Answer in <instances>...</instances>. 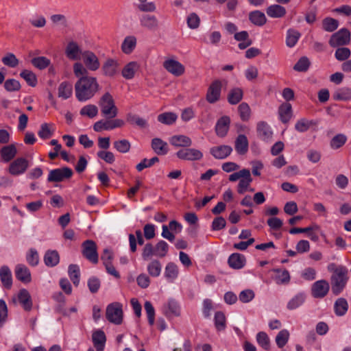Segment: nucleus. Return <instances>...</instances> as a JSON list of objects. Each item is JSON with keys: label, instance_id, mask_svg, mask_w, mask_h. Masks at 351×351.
Segmentation results:
<instances>
[{"label": "nucleus", "instance_id": "603ef678", "mask_svg": "<svg viewBox=\"0 0 351 351\" xmlns=\"http://www.w3.org/2000/svg\"><path fill=\"white\" fill-rule=\"evenodd\" d=\"M161 263L158 260L152 261L147 266V271L150 276L158 277L161 272Z\"/></svg>", "mask_w": 351, "mask_h": 351}, {"label": "nucleus", "instance_id": "f03ea898", "mask_svg": "<svg viewBox=\"0 0 351 351\" xmlns=\"http://www.w3.org/2000/svg\"><path fill=\"white\" fill-rule=\"evenodd\" d=\"M327 269L328 271L332 273L330 278L332 291L335 295H338L343 290L347 284L348 270L345 266L336 265L334 263L328 264Z\"/></svg>", "mask_w": 351, "mask_h": 351}, {"label": "nucleus", "instance_id": "864d4df0", "mask_svg": "<svg viewBox=\"0 0 351 351\" xmlns=\"http://www.w3.org/2000/svg\"><path fill=\"white\" fill-rule=\"evenodd\" d=\"M139 4L137 5V8L139 11L143 12H154L156 10L155 3L152 1L147 2V0H138Z\"/></svg>", "mask_w": 351, "mask_h": 351}, {"label": "nucleus", "instance_id": "8fccbe9b", "mask_svg": "<svg viewBox=\"0 0 351 351\" xmlns=\"http://www.w3.org/2000/svg\"><path fill=\"white\" fill-rule=\"evenodd\" d=\"M69 275L73 283L77 286L80 282V267L77 265H70L69 267Z\"/></svg>", "mask_w": 351, "mask_h": 351}, {"label": "nucleus", "instance_id": "bb28decb", "mask_svg": "<svg viewBox=\"0 0 351 351\" xmlns=\"http://www.w3.org/2000/svg\"><path fill=\"white\" fill-rule=\"evenodd\" d=\"M257 132L258 136L264 141L269 140L273 134L270 126L264 121H261L257 124Z\"/></svg>", "mask_w": 351, "mask_h": 351}, {"label": "nucleus", "instance_id": "bf43d9fd", "mask_svg": "<svg viewBox=\"0 0 351 351\" xmlns=\"http://www.w3.org/2000/svg\"><path fill=\"white\" fill-rule=\"evenodd\" d=\"M2 62L5 65L11 68L16 67L19 64V59L12 53H8L2 58Z\"/></svg>", "mask_w": 351, "mask_h": 351}, {"label": "nucleus", "instance_id": "1a4fd4ad", "mask_svg": "<svg viewBox=\"0 0 351 351\" xmlns=\"http://www.w3.org/2000/svg\"><path fill=\"white\" fill-rule=\"evenodd\" d=\"M330 285L326 280H317L312 285L311 293L312 295L315 298H322L328 293Z\"/></svg>", "mask_w": 351, "mask_h": 351}, {"label": "nucleus", "instance_id": "a18cd8bd", "mask_svg": "<svg viewBox=\"0 0 351 351\" xmlns=\"http://www.w3.org/2000/svg\"><path fill=\"white\" fill-rule=\"evenodd\" d=\"M335 314L337 316L344 315L348 309V304L346 299L339 298L335 303L334 306Z\"/></svg>", "mask_w": 351, "mask_h": 351}, {"label": "nucleus", "instance_id": "13d9d810", "mask_svg": "<svg viewBox=\"0 0 351 351\" xmlns=\"http://www.w3.org/2000/svg\"><path fill=\"white\" fill-rule=\"evenodd\" d=\"M98 113V108L95 105L88 104L84 106L80 110V114L82 116H87L89 118H93L97 116Z\"/></svg>", "mask_w": 351, "mask_h": 351}, {"label": "nucleus", "instance_id": "412c9836", "mask_svg": "<svg viewBox=\"0 0 351 351\" xmlns=\"http://www.w3.org/2000/svg\"><path fill=\"white\" fill-rule=\"evenodd\" d=\"M0 280L4 288L11 289L12 286V273L8 266L4 265L0 268Z\"/></svg>", "mask_w": 351, "mask_h": 351}, {"label": "nucleus", "instance_id": "a19ab883", "mask_svg": "<svg viewBox=\"0 0 351 351\" xmlns=\"http://www.w3.org/2000/svg\"><path fill=\"white\" fill-rule=\"evenodd\" d=\"M214 324L217 331H223L226 328V317L222 311L215 312Z\"/></svg>", "mask_w": 351, "mask_h": 351}, {"label": "nucleus", "instance_id": "052dcab7", "mask_svg": "<svg viewBox=\"0 0 351 351\" xmlns=\"http://www.w3.org/2000/svg\"><path fill=\"white\" fill-rule=\"evenodd\" d=\"M114 147L121 153H128L131 147L130 143L125 139L116 141L113 143Z\"/></svg>", "mask_w": 351, "mask_h": 351}, {"label": "nucleus", "instance_id": "6e6552de", "mask_svg": "<svg viewBox=\"0 0 351 351\" xmlns=\"http://www.w3.org/2000/svg\"><path fill=\"white\" fill-rule=\"evenodd\" d=\"M28 167L27 160L24 158H18L10 163L8 171L12 176H18L25 172Z\"/></svg>", "mask_w": 351, "mask_h": 351}, {"label": "nucleus", "instance_id": "6ab92c4d", "mask_svg": "<svg viewBox=\"0 0 351 351\" xmlns=\"http://www.w3.org/2000/svg\"><path fill=\"white\" fill-rule=\"evenodd\" d=\"M229 266L234 269H240L243 268L246 263L244 255L239 253H233L228 258Z\"/></svg>", "mask_w": 351, "mask_h": 351}, {"label": "nucleus", "instance_id": "4468645a", "mask_svg": "<svg viewBox=\"0 0 351 351\" xmlns=\"http://www.w3.org/2000/svg\"><path fill=\"white\" fill-rule=\"evenodd\" d=\"M230 124V119L228 116H223L219 119L215 125V132L218 136L224 137L226 136Z\"/></svg>", "mask_w": 351, "mask_h": 351}, {"label": "nucleus", "instance_id": "4c0bfd02", "mask_svg": "<svg viewBox=\"0 0 351 351\" xmlns=\"http://www.w3.org/2000/svg\"><path fill=\"white\" fill-rule=\"evenodd\" d=\"M73 94L72 84L69 82H62L58 87V97L64 99L69 98Z\"/></svg>", "mask_w": 351, "mask_h": 351}, {"label": "nucleus", "instance_id": "b1692460", "mask_svg": "<svg viewBox=\"0 0 351 351\" xmlns=\"http://www.w3.org/2000/svg\"><path fill=\"white\" fill-rule=\"evenodd\" d=\"M151 147L158 155H165L168 152L167 143L160 138H154L152 140Z\"/></svg>", "mask_w": 351, "mask_h": 351}, {"label": "nucleus", "instance_id": "9b49d317", "mask_svg": "<svg viewBox=\"0 0 351 351\" xmlns=\"http://www.w3.org/2000/svg\"><path fill=\"white\" fill-rule=\"evenodd\" d=\"M221 87V82L219 80H215L210 85L206 94V100L209 103L213 104L219 99Z\"/></svg>", "mask_w": 351, "mask_h": 351}, {"label": "nucleus", "instance_id": "4d7b16f0", "mask_svg": "<svg viewBox=\"0 0 351 351\" xmlns=\"http://www.w3.org/2000/svg\"><path fill=\"white\" fill-rule=\"evenodd\" d=\"M238 111L242 121H245L250 119L251 116V109L247 103H241L238 107Z\"/></svg>", "mask_w": 351, "mask_h": 351}, {"label": "nucleus", "instance_id": "4be33fe9", "mask_svg": "<svg viewBox=\"0 0 351 351\" xmlns=\"http://www.w3.org/2000/svg\"><path fill=\"white\" fill-rule=\"evenodd\" d=\"M272 271L275 273L274 280L278 285H287L289 283L291 276L287 269H273Z\"/></svg>", "mask_w": 351, "mask_h": 351}, {"label": "nucleus", "instance_id": "774afa93", "mask_svg": "<svg viewBox=\"0 0 351 351\" xmlns=\"http://www.w3.org/2000/svg\"><path fill=\"white\" fill-rule=\"evenodd\" d=\"M334 98L337 100L350 99L351 98V90L348 88L339 89L335 93Z\"/></svg>", "mask_w": 351, "mask_h": 351}, {"label": "nucleus", "instance_id": "f8f14e48", "mask_svg": "<svg viewBox=\"0 0 351 351\" xmlns=\"http://www.w3.org/2000/svg\"><path fill=\"white\" fill-rule=\"evenodd\" d=\"M163 67L175 76H180L184 72V66L178 61L173 59L166 60L163 62Z\"/></svg>", "mask_w": 351, "mask_h": 351}, {"label": "nucleus", "instance_id": "2eb2a0df", "mask_svg": "<svg viewBox=\"0 0 351 351\" xmlns=\"http://www.w3.org/2000/svg\"><path fill=\"white\" fill-rule=\"evenodd\" d=\"M252 182L250 171L247 170L245 175L241 178L237 186V192L239 194H243L246 191H254V189L250 187Z\"/></svg>", "mask_w": 351, "mask_h": 351}, {"label": "nucleus", "instance_id": "7ed1b4c3", "mask_svg": "<svg viewBox=\"0 0 351 351\" xmlns=\"http://www.w3.org/2000/svg\"><path fill=\"white\" fill-rule=\"evenodd\" d=\"M98 104L102 115L106 119H113L118 114L119 110L110 93H105L99 99Z\"/></svg>", "mask_w": 351, "mask_h": 351}, {"label": "nucleus", "instance_id": "49530a36", "mask_svg": "<svg viewBox=\"0 0 351 351\" xmlns=\"http://www.w3.org/2000/svg\"><path fill=\"white\" fill-rule=\"evenodd\" d=\"M290 334L288 330L282 329L276 335L275 341L279 348H283L289 339Z\"/></svg>", "mask_w": 351, "mask_h": 351}, {"label": "nucleus", "instance_id": "f3484780", "mask_svg": "<svg viewBox=\"0 0 351 351\" xmlns=\"http://www.w3.org/2000/svg\"><path fill=\"white\" fill-rule=\"evenodd\" d=\"M119 65L117 60L112 58L107 59L101 68L104 75L108 77L114 76L117 73Z\"/></svg>", "mask_w": 351, "mask_h": 351}, {"label": "nucleus", "instance_id": "e2e57ef3", "mask_svg": "<svg viewBox=\"0 0 351 351\" xmlns=\"http://www.w3.org/2000/svg\"><path fill=\"white\" fill-rule=\"evenodd\" d=\"M313 124L314 123L313 121L301 119L296 122L295 129L299 132H306Z\"/></svg>", "mask_w": 351, "mask_h": 351}, {"label": "nucleus", "instance_id": "79ce46f5", "mask_svg": "<svg viewBox=\"0 0 351 351\" xmlns=\"http://www.w3.org/2000/svg\"><path fill=\"white\" fill-rule=\"evenodd\" d=\"M176 156L182 160H194L197 158V150L195 149H182L176 153Z\"/></svg>", "mask_w": 351, "mask_h": 351}, {"label": "nucleus", "instance_id": "dca6fc26", "mask_svg": "<svg viewBox=\"0 0 351 351\" xmlns=\"http://www.w3.org/2000/svg\"><path fill=\"white\" fill-rule=\"evenodd\" d=\"M65 54L69 59L77 60L80 59L82 50L76 42L70 41L66 47Z\"/></svg>", "mask_w": 351, "mask_h": 351}, {"label": "nucleus", "instance_id": "393cba45", "mask_svg": "<svg viewBox=\"0 0 351 351\" xmlns=\"http://www.w3.org/2000/svg\"><path fill=\"white\" fill-rule=\"evenodd\" d=\"M17 149L14 144L3 147L0 150L1 156L4 162H10L16 155Z\"/></svg>", "mask_w": 351, "mask_h": 351}, {"label": "nucleus", "instance_id": "39448f33", "mask_svg": "<svg viewBox=\"0 0 351 351\" xmlns=\"http://www.w3.org/2000/svg\"><path fill=\"white\" fill-rule=\"evenodd\" d=\"M83 256L93 264L99 261L97 247L96 243L93 240H86L82 244Z\"/></svg>", "mask_w": 351, "mask_h": 351}, {"label": "nucleus", "instance_id": "423d86ee", "mask_svg": "<svg viewBox=\"0 0 351 351\" xmlns=\"http://www.w3.org/2000/svg\"><path fill=\"white\" fill-rule=\"evenodd\" d=\"M350 32L346 28H341L333 34L329 40V44L332 47L346 45L350 42Z\"/></svg>", "mask_w": 351, "mask_h": 351}, {"label": "nucleus", "instance_id": "a211bd4d", "mask_svg": "<svg viewBox=\"0 0 351 351\" xmlns=\"http://www.w3.org/2000/svg\"><path fill=\"white\" fill-rule=\"evenodd\" d=\"M210 154L217 159H224L232 152V148L229 145L215 146L210 149Z\"/></svg>", "mask_w": 351, "mask_h": 351}, {"label": "nucleus", "instance_id": "58836bf2", "mask_svg": "<svg viewBox=\"0 0 351 351\" xmlns=\"http://www.w3.org/2000/svg\"><path fill=\"white\" fill-rule=\"evenodd\" d=\"M301 36L300 33L295 29H289L287 31L286 45L288 47H293Z\"/></svg>", "mask_w": 351, "mask_h": 351}, {"label": "nucleus", "instance_id": "cd10ccee", "mask_svg": "<svg viewBox=\"0 0 351 351\" xmlns=\"http://www.w3.org/2000/svg\"><path fill=\"white\" fill-rule=\"evenodd\" d=\"M18 300L25 311L31 310L32 302L30 294L27 289H23L19 291Z\"/></svg>", "mask_w": 351, "mask_h": 351}, {"label": "nucleus", "instance_id": "72a5a7b5", "mask_svg": "<svg viewBox=\"0 0 351 351\" xmlns=\"http://www.w3.org/2000/svg\"><path fill=\"white\" fill-rule=\"evenodd\" d=\"M138 67L139 66L136 62L128 63L121 71L122 76L127 80L132 79Z\"/></svg>", "mask_w": 351, "mask_h": 351}, {"label": "nucleus", "instance_id": "338daca9", "mask_svg": "<svg viewBox=\"0 0 351 351\" xmlns=\"http://www.w3.org/2000/svg\"><path fill=\"white\" fill-rule=\"evenodd\" d=\"M53 134V130L51 129L50 125L48 123H43L40 125V128L38 132V136L42 139H48Z\"/></svg>", "mask_w": 351, "mask_h": 351}, {"label": "nucleus", "instance_id": "6e6d98bb", "mask_svg": "<svg viewBox=\"0 0 351 351\" xmlns=\"http://www.w3.org/2000/svg\"><path fill=\"white\" fill-rule=\"evenodd\" d=\"M322 24L324 29L328 32H332L336 30L339 26L338 21L330 17L324 19Z\"/></svg>", "mask_w": 351, "mask_h": 351}, {"label": "nucleus", "instance_id": "c756f323", "mask_svg": "<svg viewBox=\"0 0 351 351\" xmlns=\"http://www.w3.org/2000/svg\"><path fill=\"white\" fill-rule=\"evenodd\" d=\"M243 97V91L241 88H232L228 94V101L232 105L239 104Z\"/></svg>", "mask_w": 351, "mask_h": 351}, {"label": "nucleus", "instance_id": "09e8293b", "mask_svg": "<svg viewBox=\"0 0 351 351\" xmlns=\"http://www.w3.org/2000/svg\"><path fill=\"white\" fill-rule=\"evenodd\" d=\"M20 76L23 78L30 86L34 87L36 86L38 82L37 77L32 71L24 69L21 72Z\"/></svg>", "mask_w": 351, "mask_h": 351}, {"label": "nucleus", "instance_id": "37998d69", "mask_svg": "<svg viewBox=\"0 0 351 351\" xmlns=\"http://www.w3.org/2000/svg\"><path fill=\"white\" fill-rule=\"evenodd\" d=\"M178 268L176 264L169 263L166 265L165 276L169 282H173L178 277Z\"/></svg>", "mask_w": 351, "mask_h": 351}, {"label": "nucleus", "instance_id": "f704fd0d", "mask_svg": "<svg viewBox=\"0 0 351 351\" xmlns=\"http://www.w3.org/2000/svg\"><path fill=\"white\" fill-rule=\"evenodd\" d=\"M235 149L239 154H245L248 150V141L243 134H239L235 141Z\"/></svg>", "mask_w": 351, "mask_h": 351}, {"label": "nucleus", "instance_id": "a878e982", "mask_svg": "<svg viewBox=\"0 0 351 351\" xmlns=\"http://www.w3.org/2000/svg\"><path fill=\"white\" fill-rule=\"evenodd\" d=\"M106 341V335L101 330L97 331L93 335V341L97 351H103ZM88 351H94L93 349H89Z\"/></svg>", "mask_w": 351, "mask_h": 351}, {"label": "nucleus", "instance_id": "c9c22d12", "mask_svg": "<svg viewBox=\"0 0 351 351\" xmlns=\"http://www.w3.org/2000/svg\"><path fill=\"white\" fill-rule=\"evenodd\" d=\"M126 121L132 125H136V126L141 129H145L148 127V123L145 119H143L136 114H134L132 113H128L127 114Z\"/></svg>", "mask_w": 351, "mask_h": 351}, {"label": "nucleus", "instance_id": "5701e85b", "mask_svg": "<svg viewBox=\"0 0 351 351\" xmlns=\"http://www.w3.org/2000/svg\"><path fill=\"white\" fill-rule=\"evenodd\" d=\"M15 275L16 278L25 283L31 281V274L29 269L24 265H18L15 268Z\"/></svg>", "mask_w": 351, "mask_h": 351}, {"label": "nucleus", "instance_id": "2f4dec72", "mask_svg": "<svg viewBox=\"0 0 351 351\" xmlns=\"http://www.w3.org/2000/svg\"><path fill=\"white\" fill-rule=\"evenodd\" d=\"M280 119L283 123L288 122L292 115L291 105L289 103L282 104L278 110Z\"/></svg>", "mask_w": 351, "mask_h": 351}, {"label": "nucleus", "instance_id": "de8ad7c7", "mask_svg": "<svg viewBox=\"0 0 351 351\" xmlns=\"http://www.w3.org/2000/svg\"><path fill=\"white\" fill-rule=\"evenodd\" d=\"M31 63L34 67L40 70H43L50 65L51 61L45 56H39L32 58L31 60Z\"/></svg>", "mask_w": 351, "mask_h": 351}, {"label": "nucleus", "instance_id": "ddd939ff", "mask_svg": "<svg viewBox=\"0 0 351 351\" xmlns=\"http://www.w3.org/2000/svg\"><path fill=\"white\" fill-rule=\"evenodd\" d=\"M84 63L90 71H96L100 66V63L97 56L92 51H86L82 53Z\"/></svg>", "mask_w": 351, "mask_h": 351}, {"label": "nucleus", "instance_id": "473e14b6", "mask_svg": "<svg viewBox=\"0 0 351 351\" xmlns=\"http://www.w3.org/2000/svg\"><path fill=\"white\" fill-rule=\"evenodd\" d=\"M250 21L255 25L263 26L267 22L265 14L259 10L252 11L249 14Z\"/></svg>", "mask_w": 351, "mask_h": 351}, {"label": "nucleus", "instance_id": "0eeeda50", "mask_svg": "<svg viewBox=\"0 0 351 351\" xmlns=\"http://www.w3.org/2000/svg\"><path fill=\"white\" fill-rule=\"evenodd\" d=\"M73 176V171L67 167L53 169L49 171L47 178L49 182H60L69 179Z\"/></svg>", "mask_w": 351, "mask_h": 351}, {"label": "nucleus", "instance_id": "c85d7f7f", "mask_svg": "<svg viewBox=\"0 0 351 351\" xmlns=\"http://www.w3.org/2000/svg\"><path fill=\"white\" fill-rule=\"evenodd\" d=\"M267 14L271 18H282L286 14V9L278 4L269 5L266 10Z\"/></svg>", "mask_w": 351, "mask_h": 351}, {"label": "nucleus", "instance_id": "3c124183", "mask_svg": "<svg viewBox=\"0 0 351 351\" xmlns=\"http://www.w3.org/2000/svg\"><path fill=\"white\" fill-rule=\"evenodd\" d=\"M347 136L343 134L335 135L330 141V147L334 149L341 147L347 141Z\"/></svg>", "mask_w": 351, "mask_h": 351}, {"label": "nucleus", "instance_id": "aec40b11", "mask_svg": "<svg viewBox=\"0 0 351 351\" xmlns=\"http://www.w3.org/2000/svg\"><path fill=\"white\" fill-rule=\"evenodd\" d=\"M306 299V295L304 293H298L288 301L287 304V309L293 311L299 308L305 302Z\"/></svg>", "mask_w": 351, "mask_h": 351}, {"label": "nucleus", "instance_id": "69168bd1", "mask_svg": "<svg viewBox=\"0 0 351 351\" xmlns=\"http://www.w3.org/2000/svg\"><path fill=\"white\" fill-rule=\"evenodd\" d=\"M309 66V59L306 56H303L301 58H300L299 60L296 62V64L293 66V69L294 70L299 72H304L308 70Z\"/></svg>", "mask_w": 351, "mask_h": 351}, {"label": "nucleus", "instance_id": "f257e3e1", "mask_svg": "<svg viewBox=\"0 0 351 351\" xmlns=\"http://www.w3.org/2000/svg\"><path fill=\"white\" fill-rule=\"evenodd\" d=\"M99 90L97 78L88 75L80 77L75 84V96L80 101L91 99Z\"/></svg>", "mask_w": 351, "mask_h": 351}, {"label": "nucleus", "instance_id": "7c9ffc66", "mask_svg": "<svg viewBox=\"0 0 351 351\" xmlns=\"http://www.w3.org/2000/svg\"><path fill=\"white\" fill-rule=\"evenodd\" d=\"M60 256L56 250H48L44 256V262L48 267H54L58 264Z\"/></svg>", "mask_w": 351, "mask_h": 351}, {"label": "nucleus", "instance_id": "20e7f679", "mask_svg": "<svg viewBox=\"0 0 351 351\" xmlns=\"http://www.w3.org/2000/svg\"><path fill=\"white\" fill-rule=\"evenodd\" d=\"M123 316L122 305L120 303L114 302L107 306L106 317L110 322L119 325L123 322Z\"/></svg>", "mask_w": 351, "mask_h": 351}, {"label": "nucleus", "instance_id": "5fc2aeb1", "mask_svg": "<svg viewBox=\"0 0 351 351\" xmlns=\"http://www.w3.org/2000/svg\"><path fill=\"white\" fill-rule=\"evenodd\" d=\"M256 341L260 346L264 350H268L270 348V341L268 335L265 332H259L256 335Z\"/></svg>", "mask_w": 351, "mask_h": 351}, {"label": "nucleus", "instance_id": "e433bc0d", "mask_svg": "<svg viewBox=\"0 0 351 351\" xmlns=\"http://www.w3.org/2000/svg\"><path fill=\"white\" fill-rule=\"evenodd\" d=\"M170 143L175 147H189L191 140L184 135H175L169 139Z\"/></svg>", "mask_w": 351, "mask_h": 351}, {"label": "nucleus", "instance_id": "c03bdc74", "mask_svg": "<svg viewBox=\"0 0 351 351\" xmlns=\"http://www.w3.org/2000/svg\"><path fill=\"white\" fill-rule=\"evenodd\" d=\"M136 45V38L133 36H127L122 45L121 49L125 54H130L134 50Z\"/></svg>", "mask_w": 351, "mask_h": 351}, {"label": "nucleus", "instance_id": "0e129e2a", "mask_svg": "<svg viewBox=\"0 0 351 351\" xmlns=\"http://www.w3.org/2000/svg\"><path fill=\"white\" fill-rule=\"evenodd\" d=\"M159 161V158L157 156H154L151 159L144 158L139 162L136 166V169L138 171H142L144 169L148 168L154 165L155 163Z\"/></svg>", "mask_w": 351, "mask_h": 351}, {"label": "nucleus", "instance_id": "ea45409f", "mask_svg": "<svg viewBox=\"0 0 351 351\" xmlns=\"http://www.w3.org/2000/svg\"><path fill=\"white\" fill-rule=\"evenodd\" d=\"M157 119L162 124L170 125L176 122L178 115L173 112H166L158 114Z\"/></svg>", "mask_w": 351, "mask_h": 351}, {"label": "nucleus", "instance_id": "680f3d73", "mask_svg": "<svg viewBox=\"0 0 351 351\" xmlns=\"http://www.w3.org/2000/svg\"><path fill=\"white\" fill-rule=\"evenodd\" d=\"M168 249L169 245L165 241H159L154 247L155 256L165 257L167 254Z\"/></svg>", "mask_w": 351, "mask_h": 351}, {"label": "nucleus", "instance_id": "9d476101", "mask_svg": "<svg viewBox=\"0 0 351 351\" xmlns=\"http://www.w3.org/2000/svg\"><path fill=\"white\" fill-rule=\"evenodd\" d=\"M140 24L142 27L149 31H156L160 27L158 18L155 15L149 14H145L141 16Z\"/></svg>", "mask_w": 351, "mask_h": 351}]
</instances>
